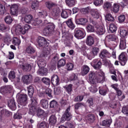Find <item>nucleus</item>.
<instances>
[{
	"instance_id": "774afa93",
	"label": "nucleus",
	"mask_w": 128,
	"mask_h": 128,
	"mask_svg": "<svg viewBox=\"0 0 128 128\" xmlns=\"http://www.w3.org/2000/svg\"><path fill=\"white\" fill-rule=\"evenodd\" d=\"M74 66L72 63L69 62L66 64V68H67V70H72Z\"/></svg>"
},
{
	"instance_id": "c03bdc74",
	"label": "nucleus",
	"mask_w": 128,
	"mask_h": 128,
	"mask_svg": "<svg viewBox=\"0 0 128 128\" xmlns=\"http://www.w3.org/2000/svg\"><path fill=\"white\" fill-rule=\"evenodd\" d=\"M66 24L68 26V28H72V30H74V28H76V26H74V22H72V19L68 20L66 22Z\"/></svg>"
},
{
	"instance_id": "864d4df0",
	"label": "nucleus",
	"mask_w": 128,
	"mask_h": 128,
	"mask_svg": "<svg viewBox=\"0 0 128 128\" xmlns=\"http://www.w3.org/2000/svg\"><path fill=\"white\" fill-rule=\"evenodd\" d=\"M6 7L0 4V14L1 16H4V14H6Z\"/></svg>"
},
{
	"instance_id": "2f4dec72",
	"label": "nucleus",
	"mask_w": 128,
	"mask_h": 128,
	"mask_svg": "<svg viewBox=\"0 0 128 128\" xmlns=\"http://www.w3.org/2000/svg\"><path fill=\"white\" fill-rule=\"evenodd\" d=\"M118 32H120V36H121L122 38H126V36L128 34V30L122 28H120L119 29Z\"/></svg>"
},
{
	"instance_id": "f8f14e48",
	"label": "nucleus",
	"mask_w": 128,
	"mask_h": 128,
	"mask_svg": "<svg viewBox=\"0 0 128 128\" xmlns=\"http://www.w3.org/2000/svg\"><path fill=\"white\" fill-rule=\"evenodd\" d=\"M60 9L55 8L52 10L50 16L51 18H53V20H58L60 17Z\"/></svg>"
},
{
	"instance_id": "6ab92c4d",
	"label": "nucleus",
	"mask_w": 128,
	"mask_h": 128,
	"mask_svg": "<svg viewBox=\"0 0 128 128\" xmlns=\"http://www.w3.org/2000/svg\"><path fill=\"white\" fill-rule=\"evenodd\" d=\"M51 82L54 86H58L60 84V78L58 75H53L51 78Z\"/></svg>"
},
{
	"instance_id": "09e8293b",
	"label": "nucleus",
	"mask_w": 128,
	"mask_h": 128,
	"mask_svg": "<svg viewBox=\"0 0 128 128\" xmlns=\"http://www.w3.org/2000/svg\"><path fill=\"white\" fill-rule=\"evenodd\" d=\"M44 92H45V95L46 96H48L50 98H52V90L50 88H47L46 90H44Z\"/></svg>"
},
{
	"instance_id": "cd10ccee",
	"label": "nucleus",
	"mask_w": 128,
	"mask_h": 128,
	"mask_svg": "<svg viewBox=\"0 0 128 128\" xmlns=\"http://www.w3.org/2000/svg\"><path fill=\"white\" fill-rule=\"evenodd\" d=\"M86 44L88 46H92L94 44V37L90 36H88L86 40Z\"/></svg>"
},
{
	"instance_id": "9b49d317",
	"label": "nucleus",
	"mask_w": 128,
	"mask_h": 128,
	"mask_svg": "<svg viewBox=\"0 0 128 128\" xmlns=\"http://www.w3.org/2000/svg\"><path fill=\"white\" fill-rule=\"evenodd\" d=\"M14 89L11 85H6L1 87L0 92L2 94H10Z\"/></svg>"
},
{
	"instance_id": "79ce46f5",
	"label": "nucleus",
	"mask_w": 128,
	"mask_h": 128,
	"mask_svg": "<svg viewBox=\"0 0 128 128\" xmlns=\"http://www.w3.org/2000/svg\"><path fill=\"white\" fill-rule=\"evenodd\" d=\"M46 5L48 10H50L51 8H55V6H56V4L50 2H46Z\"/></svg>"
},
{
	"instance_id": "a19ab883",
	"label": "nucleus",
	"mask_w": 128,
	"mask_h": 128,
	"mask_svg": "<svg viewBox=\"0 0 128 128\" xmlns=\"http://www.w3.org/2000/svg\"><path fill=\"white\" fill-rule=\"evenodd\" d=\"M41 80L46 86H50V79L49 78L44 77L42 78Z\"/></svg>"
},
{
	"instance_id": "a211bd4d",
	"label": "nucleus",
	"mask_w": 128,
	"mask_h": 128,
	"mask_svg": "<svg viewBox=\"0 0 128 128\" xmlns=\"http://www.w3.org/2000/svg\"><path fill=\"white\" fill-rule=\"evenodd\" d=\"M100 58H110V56H112V54H110L109 52L106 50H102L99 54Z\"/></svg>"
},
{
	"instance_id": "6e6552de",
	"label": "nucleus",
	"mask_w": 128,
	"mask_h": 128,
	"mask_svg": "<svg viewBox=\"0 0 128 128\" xmlns=\"http://www.w3.org/2000/svg\"><path fill=\"white\" fill-rule=\"evenodd\" d=\"M56 28V25L54 24H51L46 26L44 30V34L46 36H48L50 34H52Z\"/></svg>"
},
{
	"instance_id": "5701e85b",
	"label": "nucleus",
	"mask_w": 128,
	"mask_h": 128,
	"mask_svg": "<svg viewBox=\"0 0 128 128\" xmlns=\"http://www.w3.org/2000/svg\"><path fill=\"white\" fill-rule=\"evenodd\" d=\"M90 14L92 18H94L95 20H98V18H100V14L98 10L96 9L91 10Z\"/></svg>"
},
{
	"instance_id": "1a4fd4ad",
	"label": "nucleus",
	"mask_w": 128,
	"mask_h": 128,
	"mask_svg": "<svg viewBox=\"0 0 128 128\" xmlns=\"http://www.w3.org/2000/svg\"><path fill=\"white\" fill-rule=\"evenodd\" d=\"M70 80L71 82H73L76 86H80V84H84V82L82 80L78 81V76L74 73H72L70 76Z\"/></svg>"
},
{
	"instance_id": "f03ea898",
	"label": "nucleus",
	"mask_w": 128,
	"mask_h": 128,
	"mask_svg": "<svg viewBox=\"0 0 128 128\" xmlns=\"http://www.w3.org/2000/svg\"><path fill=\"white\" fill-rule=\"evenodd\" d=\"M16 98H17L18 102L20 104V106H18L19 108L26 106V105L28 104V96L26 94L18 93L16 94Z\"/></svg>"
},
{
	"instance_id": "b1692460",
	"label": "nucleus",
	"mask_w": 128,
	"mask_h": 128,
	"mask_svg": "<svg viewBox=\"0 0 128 128\" xmlns=\"http://www.w3.org/2000/svg\"><path fill=\"white\" fill-rule=\"evenodd\" d=\"M126 40L125 38H122L120 40L119 46L120 50H126Z\"/></svg>"
},
{
	"instance_id": "a18cd8bd",
	"label": "nucleus",
	"mask_w": 128,
	"mask_h": 128,
	"mask_svg": "<svg viewBox=\"0 0 128 128\" xmlns=\"http://www.w3.org/2000/svg\"><path fill=\"white\" fill-rule=\"evenodd\" d=\"M116 92L117 95L118 96V98L120 100L122 101V100H124L126 98V96L124 94L122 96H122V90L118 89L117 90H116Z\"/></svg>"
},
{
	"instance_id": "8fccbe9b",
	"label": "nucleus",
	"mask_w": 128,
	"mask_h": 128,
	"mask_svg": "<svg viewBox=\"0 0 128 128\" xmlns=\"http://www.w3.org/2000/svg\"><path fill=\"white\" fill-rule=\"evenodd\" d=\"M100 90L99 92L102 96H106V92H108V88H100V87H99Z\"/></svg>"
},
{
	"instance_id": "4be33fe9",
	"label": "nucleus",
	"mask_w": 128,
	"mask_h": 128,
	"mask_svg": "<svg viewBox=\"0 0 128 128\" xmlns=\"http://www.w3.org/2000/svg\"><path fill=\"white\" fill-rule=\"evenodd\" d=\"M98 74H96V72L92 71L90 72L89 74V80L93 84H94V82H96V78Z\"/></svg>"
},
{
	"instance_id": "c85d7f7f",
	"label": "nucleus",
	"mask_w": 128,
	"mask_h": 128,
	"mask_svg": "<svg viewBox=\"0 0 128 128\" xmlns=\"http://www.w3.org/2000/svg\"><path fill=\"white\" fill-rule=\"evenodd\" d=\"M37 116L38 118H46L47 114L44 110L39 109L37 112Z\"/></svg>"
},
{
	"instance_id": "603ef678",
	"label": "nucleus",
	"mask_w": 128,
	"mask_h": 128,
	"mask_svg": "<svg viewBox=\"0 0 128 128\" xmlns=\"http://www.w3.org/2000/svg\"><path fill=\"white\" fill-rule=\"evenodd\" d=\"M105 18L106 20H108V22H114V18L112 16V15L110 14H106Z\"/></svg>"
},
{
	"instance_id": "680f3d73",
	"label": "nucleus",
	"mask_w": 128,
	"mask_h": 128,
	"mask_svg": "<svg viewBox=\"0 0 128 128\" xmlns=\"http://www.w3.org/2000/svg\"><path fill=\"white\" fill-rule=\"evenodd\" d=\"M31 8L32 10H38V2H32V4Z\"/></svg>"
},
{
	"instance_id": "f704fd0d",
	"label": "nucleus",
	"mask_w": 128,
	"mask_h": 128,
	"mask_svg": "<svg viewBox=\"0 0 128 128\" xmlns=\"http://www.w3.org/2000/svg\"><path fill=\"white\" fill-rule=\"evenodd\" d=\"M40 106H41L43 108L46 110L48 106V102L44 99H42L40 101Z\"/></svg>"
},
{
	"instance_id": "052dcab7",
	"label": "nucleus",
	"mask_w": 128,
	"mask_h": 128,
	"mask_svg": "<svg viewBox=\"0 0 128 128\" xmlns=\"http://www.w3.org/2000/svg\"><path fill=\"white\" fill-rule=\"evenodd\" d=\"M38 14L40 18H44L46 16H48V14L46 11L40 12H38Z\"/></svg>"
},
{
	"instance_id": "72a5a7b5",
	"label": "nucleus",
	"mask_w": 128,
	"mask_h": 128,
	"mask_svg": "<svg viewBox=\"0 0 128 128\" xmlns=\"http://www.w3.org/2000/svg\"><path fill=\"white\" fill-rule=\"evenodd\" d=\"M82 76L88 74L90 72V67H88V66L87 65L83 66L82 68Z\"/></svg>"
},
{
	"instance_id": "58836bf2",
	"label": "nucleus",
	"mask_w": 128,
	"mask_h": 128,
	"mask_svg": "<svg viewBox=\"0 0 128 128\" xmlns=\"http://www.w3.org/2000/svg\"><path fill=\"white\" fill-rule=\"evenodd\" d=\"M24 20L26 22V24H30L32 20V16L26 15L24 18Z\"/></svg>"
},
{
	"instance_id": "2eb2a0df",
	"label": "nucleus",
	"mask_w": 128,
	"mask_h": 128,
	"mask_svg": "<svg viewBox=\"0 0 128 128\" xmlns=\"http://www.w3.org/2000/svg\"><path fill=\"white\" fill-rule=\"evenodd\" d=\"M10 12L12 16H18V4H14L10 6Z\"/></svg>"
},
{
	"instance_id": "f3484780",
	"label": "nucleus",
	"mask_w": 128,
	"mask_h": 128,
	"mask_svg": "<svg viewBox=\"0 0 128 128\" xmlns=\"http://www.w3.org/2000/svg\"><path fill=\"white\" fill-rule=\"evenodd\" d=\"M91 66L94 67L95 70H100L102 66V62L100 60L94 59L91 62Z\"/></svg>"
},
{
	"instance_id": "4c0bfd02",
	"label": "nucleus",
	"mask_w": 128,
	"mask_h": 128,
	"mask_svg": "<svg viewBox=\"0 0 128 128\" xmlns=\"http://www.w3.org/2000/svg\"><path fill=\"white\" fill-rule=\"evenodd\" d=\"M20 68L25 72H30L32 70V66L30 64H26L25 65H21Z\"/></svg>"
},
{
	"instance_id": "9d476101",
	"label": "nucleus",
	"mask_w": 128,
	"mask_h": 128,
	"mask_svg": "<svg viewBox=\"0 0 128 128\" xmlns=\"http://www.w3.org/2000/svg\"><path fill=\"white\" fill-rule=\"evenodd\" d=\"M74 36L78 38V40H82V38H84L86 36V34L84 30L76 29L74 30Z\"/></svg>"
},
{
	"instance_id": "a878e982",
	"label": "nucleus",
	"mask_w": 128,
	"mask_h": 128,
	"mask_svg": "<svg viewBox=\"0 0 128 128\" xmlns=\"http://www.w3.org/2000/svg\"><path fill=\"white\" fill-rule=\"evenodd\" d=\"M69 14H72L71 10H62L61 12V18H68Z\"/></svg>"
},
{
	"instance_id": "69168bd1",
	"label": "nucleus",
	"mask_w": 128,
	"mask_h": 128,
	"mask_svg": "<svg viewBox=\"0 0 128 128\" xmlns=\"http://www.w3.org/2000/svg\"><path fill=\"white\" fill-rule=\"evenodd\" d=\"M54 94L58 96L62 92V88H60V87L55 88H54Z\"/></svg>"
},
{
	"instance_id": "393cba45",
	"label": "nucleus",
	"mask_w": 128,
	"mask_h": 128,
	"mask_svg": "<svg viewBox=\"0 0 128 128\" xmlns=\"http://www.w3.org/2000/svg\"><path fill=\"white\" fill-rule=\"evenodd\" d=\"M75 22L76 24L86 26V22H88V19L86 18H80L78 19H76L75 20Z\"/></svg>"
},
{
	"instance_id": "f257e3e1",
	"label": "nucleus",
	"mask_w": 128,
	"mask_h": 128,
	"mask_svg": "<svg viewBox=\"0 0 128 128\" xmlns=\"http://www.w3.org/2000/svg\"><path fill=\"white\" fill-rule=\"evenodd\" d=\"M28 90V94L30 97V102L31 104L28 106L29 108V114H34L36 109V104H38V101L36 100V97H32L34 95V85H30L27 87Z\"/></svg>"
},
{
	"instance_id": "de8ad7c7",
	"label": "nucleus",
	"mask_w": 128,
	"mask_h": 128,
	"mask_svg": "<svg viewBox=\"0 0 128 128\" xmlns=\"http://www.w3.org/2000/svg\"><path fill=\"white\" fill-rule=\"evenodd\" d=\"M112 10L114 12H118V11L120 10V6L118 4H114L112 8Z\"/></svg>"
},
{
	"instance_id": "5fc2aeb1",
	"label": "nucleus",
	"mask_w": 128,
	"mask_h": 128,
	"mask_svg": "<svg viewBox=\"0 0 128 128\" xmlns=\"http://www.w3.org/2000/svg\"><path fill=\"white\" fill-rule=\"evenodd\" d=\"M3 40L4 42H12V38H10V36L8 34H6V36H3Z\"/></svg>"
},
{
	"instance_id": "39448f33",
	"label": "nucleus",
	"mask_w": 128,
	"mask_h": 128,
	"mask_svg": "<svg viewBox=\"0 0 128 128\" xmlns=\"http://www.w3.org/2000/svg\"><path fill=\"white\" fill-rule=\"evenodd\" d=\"M70 112V106L68 107L66 110L65 112L61 118V122H64V120H70L72 115Z\"/></svg>"
},
{
	"instance_id": "e433bc0d",
	"label": "nucleus",
	"mask_w": 128,
	"mask_h": 128,
	"mask_svg": "<svg viewBox=\"0 0 128 128\" xmlns=\"http://www.w3.org/2000/svg\"><path fill=\"white\" fill-rule=\"evenodd\" d=\"M37 64L40 68H42L46 66V61L44 59H40L38 60Z\"/></svg>"
},
{
	"instance_id": "bb28decb",
	"label": "nucleus",
	"mask_w": 128,
	"mask_h": 128,
	"mask_svg": "<svg viewBox=\"0 0 128 128\" xmlns=\"http://www.w3.org/2000/svg\"><path fill=\"white\" fill-rule=\"evenodd\" d=\"M49 124L50 126H54L56 124V115H52L49 118Z\"/></svg>"
},
{
	"instance_id": "aec40b11",
	"label": "nucleus",
	"mask_w": 128,
	"mask_h": 128,
	"mask_svg": "<svg viewBox=\"0 0 128 128\" xmlns=\"http://www.w3.org/2000/svg\"><path fill=\"white\" fill-rule=\"evenodd\" d=\"M106 40L108 42H117V44H118V36L114 34L108 35L106 37Z\"/></svg>"
},
{
	"instance_id": "c9c22d12",
	"label": "nucleus",
	"mask_w": 128,
	"mask_h": 128,
	"mask_svg": "<svg viewBox=\"0 0 128 128\" xmlns=\"http://www.w3.org/2000/svg\"><path fill=\"white\" fill-rule=\"evenodd\" d=\"M20 40L18 38V37L13 38L12 44H14V46H18L20 44Z\"/></svg>"
},
{
	"instance_id": "ddd939ff",
	"label": "nucleus",
	"mask_w": 128,
	"mask_h": 128,
	"mask_svg": "<svg viewBox=\"0 0 128 128\" xmlns=\"http://www.w3.org/2000/svg\"><path fill=\"white\" fill-rule=\"evenodd\" d=\"M12 113L10 111L4 109L1 111H0V120H2L4 118H8V116H12Z\"/></svg>"
},
{
	"instance_id": "0e129e2a",
	"label": "nucleus",
	"mask_w": 128,
	"mask_h": 128,
	"mask_svg": "<svg viewBox=\"0 0 128 128\" xmlns=\"http://www.w3.org/2000/svg\"><path fill=\"white\" fill-rule=\"evenodd\" d=\"M66 2L68 6H74L76 2V0H66Z\"/></svg>"
},
{
	"instance_id": "6e6d98bb",
	"label": "nucleus",
	"mask_w": 128,
	"mask_h": 128,
	"mask_svg": "<svg viewBox=\"0 0 128 128\" xmlns=\"http://www.w3.org/2000/svg\"><path fill=\"white\" fill-rule=\"evenodd\" d=\"M66 62L64 59H60L58 61V66H64Z\"/></svg>"
},
{
	"instance_id": "20e7f679",
	"label": "nucleus",
	"mask_w": 128,
	"mask_h": 128,
	"mask_svg": "<svg viewBox=\"0 0 128 128\" xmlns=\"http://www.w3.org/2000/svg\"><path fill=\"white\" fill-rule=\"evenodd\" d=\"M92 24L95 26L96 32L97 34H98L99 36H102V34H104L106 30L103 26H99L98 22L96 21L92 20Z\"/></svg>"
},
{
	"instance_id": "4468645a",
	"label": "nucleus",
	"mask_w": 128,
	"mask_h": 128,
	"mask_svg": "<svg viewBox=\"0 0 128 128\" xmlns=\"http://www.w3.org/2000/svg\"><path fill=\"white\" fill-rule=\"evenodd\" d=\"M22 80L24 84H28L32 82V74L24 75L22 78Z\"/></svg>"
},
{
	"instance_id": "dca6fc26",
	"label": "nucleus",
	"mask_w": 128,
	"mask_h": 128,
	"mask_svg": "<svg viewBox=\"0 0 128 128\" xmlns=\"http://www.w3.org/2000/svg\"><path fill=\"white\" fill-rule=\"evenodd\" d=\"M101 74L102 75L99 74L97 75L95 82H94V84H102L104 82V74L102 72Z\"/></svg>"
},
{
	"instance_id": "4d7b16f0",
	"label": "nucleus",
	"mask_w": 128,
	"mask_h": 128,
	"mask_svg": "<svg viewBox=\"0 0 128 128\" xmlns=\"http://www.w3.org/2000/svg\"><path fill=\"white\" fill-rule=\"evenodd\" d=\"M104 4V0H94V4L96 6H100Z\"/></svg>"
},
{
	"instance_id": "423d86ee",
	"label": "nucleus",
	"mask_w": 128,
	"mask_h": 128,
	"mask_svg": "<svg viewBox=\"0 0 128 128\" xmlns=\"http://www.w3.org/2000/svg\"><path fill=\"white\" fill-rule=\"evenodd\" d=\"M38 44L39 46L48 50V42L42 36L38 37Z\"/></svg>"
},
{
	"instance_id": "412c9836",
	"label": "nucleus",
	"mask_w": 128,
	"mask_h": 128,
	"mask_svg": "<svg viewBox=\"0 0 128 128\" xmlns=\"http://www.w3.org/2000/svg\"><path fill=\"white\" fill-rule=\"evenodd\" d=\"M8 106L12 110H16V104L14 99L10 100L8 102Z\"/></svg>"
},
{
	"instance_id": "37998d69",
	"label": "nucleus",
	"mask_w": 128,
	"mask_h": 128,
	"mask_svg": "<svg viewBox=\"0 0 128 128\" xmlns=\"http://www.w3.org/2000/svg\"><path fill=\"white\" fill-rule=\"evenodd\" d=\"M103 62L105 66H108L110 70V68L112 69V65L110 64V60H108L106 58H105L103 59Z\"/></svg>"
},
{
	"instance_id": "13d9d810",
	"label": "nucleus",
	"mask_w": 128,
	"mask_h": 128,
	"mask_svg": "<svg viewBox=\"0 0 128 128\" xmlns=\"http://www.w3.org/2000/svg\"><path fill=\"white\" fill-rule=\"evenodd\" d=\"M65 88L66 92H67L68 94H70L72 90V84H69L68 85L65 86Z\"/></svg>"
},
{
	"instance_id": "bf43d9fd",
	"label": "nucleus",
	"mask_w": 128,
	"mask_h": 128,
	"mask_svg": "<svg viewBox=\"0 0 128 128\" xmlns=\"http://www.w3.org/2000/svg\"><path fill=\"white\" fill-rule=\"evenodd\" d=\"M58 106V102L55 100H52L50 102V106L52 108H56Z\"/></svg>"
},
{
	"instance_id": "473e14b6",
	"label": "nucleus",
	"mask_w": 128,
	"mask_h": 128,
	"mask_svg": "<svg viewBox=\"0 0 128 128\" xmlns=\"http://www.w3.org/2000/svg\"><path fill=\"white\" fill-rule=\"evenodd\" d=\"M86 119L90 124H92L96 120V116L94 114H88L86 116Z\"/></svg>"
},
{
	"instance_id": "e2e57ef3",
	"label": "nucleus",
	"mask_w": 128,
	"mask_h": 128,
	"mask_svg": "<svg viewBox=\"0 0 128 128\" xmlns=\"http://www.w3.org/2000/svg\"><path fill=\"white\" fill-rule=\"evenodd\" d=\"M94 27L92 25L88 24L87 26V32H94Z\"/></svg>"
},
{
	"instance_id": "7c9ffc66",
	"label": "nucleus",
	"mask_w": 128,
	"mask_h": 128,
	"mask_svg": "<svg viewBox=\"0 0 128 128\" xmlns=\"http://www.w3.org/2000/svg\"><path fill=\"white\" fill-rule=\"evenodd\" d=\"M116 30H118V26H116V24H110L109 26V31L110 32H112L114 34L116 32Z\"/></svg>"
},
{
	"instance_id": "338daca9",
	"label": "nucleus",
	"mask_w": 128,
	"mask_h": 128,
	"mask_svg": "<svg viewBox=\"0 0 128 128\" xmlns=\"http://www.w3.org/2000/svg\"><path fill=\"white\" fill-rule=\"evenodd\" d=\"M4 21L6 24H12V18L10 16H8L5 18Z\"/></svg>"
},
{
	"instance_id": "ea45409f",
	"label": "nucleus",
	"mask_w": 128,
	"mask_h": 128,
	"mask_svg": "<svg viewBox=\"0 0 128 128\" xmlns=\"http://www.w3.org/2000/svg\"><path fill=\"white\" fill-rule=\"evenodd\" d=\"M110 124H112V120H106L102 122L101 126H108V128L110 126Z\"/></svg>"
},
{
	"instance_id": "c756f323",
	"label": "nucleus",
	"mask_w": 128,
	"mask_h": 128,
	"mask_svg": "<svg viewBox=\"0 0 128 128\" xmlns=\"http://www.w3.org/2000/svg\"><path fill=\"white\" fill-rule=\"evenodd\" d=\"M26 52L29 54H33L36 52V50L32 46L29 45L26 48Z\"/></svg>"
},
{
	"instance_id": "3c124183",
	"label": "nucleus",
	"mask_w": 128,
	"mask_h": 128,
	"mask_svg": "<svg viewBox=\"0 0 128 128\" xmlns=\"http://www.w3.org/2000/svg\"><path fill=\"white\" fill-rule=\"evenodd\" d=\"M110 8H112V4H110V2H106L104 4L103 8H104L105 10H110Z\"/></svg>"
},
{
	"instance_id": "0eeeda50",
	"label": "nucleus",
	"mask_w": 128,
	"mask_h": 128,
	"mask_svg": "<svg viewBox=\"0 0 128 128\" xmlns=\"http://www.w3.org/2000/svg\"><path fill=\"white\" fill-rule=\"evenodd\" d=\"M118 60L121 66H126L128 62V56L126 52H122L118 56Z\"/></svg>"
},
{
	"instance_id": "7ed1b4c3",
	"label": "nucleus",
	"mask_w": 128,
	"mask_h": 128,
	"mask_svg": "<svg viewBox=\"0 0 128 128\" xmlns=\"http://www.w3.org/2000/svg\"><path fill=\"white\" fill-rule=\"evenodd\" d=\"M30 28V26L28 24H26L24 27H22V26L18 24L15 27L14 32L16 34H26V32Z\"/></svg>"
},
{
	"instance_id": "49530a36",
	"label": "nucleus",
	"mask_w": 128,
	"mask_h": 128,
	"mask_svg": "<svg viewBox=\"0 0 128 128\" xmlns=\"http://www.w3.org/2000/svg\"><path fill=\"white\" fill-rule=\"evenodd\" d=\"M48 124L46 122H41L40 124L38 125V128H48Z\"/></svg>"
}]
</instances>
